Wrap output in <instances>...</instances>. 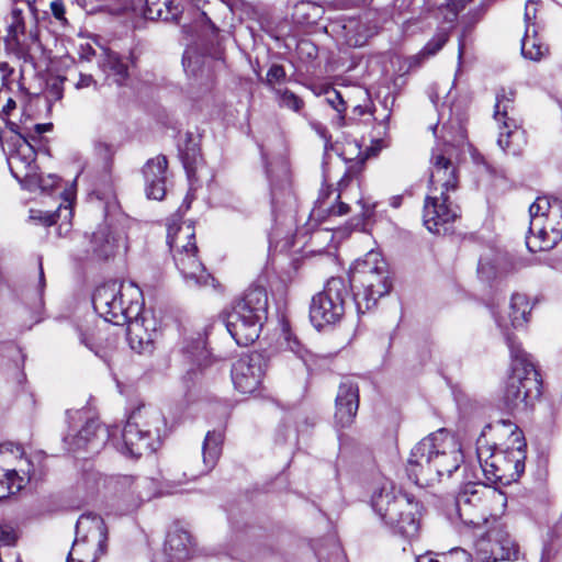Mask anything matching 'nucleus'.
Masks as SVG:
<instances>
[{"mask_svg":"<svg viewBox=\"0 0 562 562\" xmlns=\"http://www.w3.org/2000/svg\"><path fill=\"white\" fill-rule=\"evenodd\" d=\"M94 311L113 325H127V340L137 352H150L158 336L157 321L144 311L143 293L133 282L109 281L92 296Z\"/></svg>","mask_w":562,"mask_h":562,"instance_id":"1","label":"nucleus"},{"mask_svg":"<svg viewBox=\"0 0 562 562\" xmlns=\"http://www.w3.org/2000/svg\"><path fill=\"white\" fill-rule=\"evenodd\" d=\"M463 461L460 448L446 429L423 438L414 446L406 464L408 479L427 486L442 476L450 477Z\"/></svg>","mask_w":562,"mask_h":562,"instance_id":"2","label":"nucleus"},{"mask_svg":"<svg viewBox=\"0 0 562 562\" xmlns=\"http://www.w3.org/2000/svg\"><path fill=\"white\" fill-rule=\"evenodd\" d=\"M371 506L381 520L405 538L417 536L420 505L413 496L396 490L391 480L383 479L374 488Z\"/></svg>","mask_w":562,"mask_h":562,"instance_id":"3","label":"nucleus"},{"mask_svg":"<svg viewBox=\"0 0 562 562\" xmlns=\"http://www.w3.org/2000/svg\"><path fill=\"white\" fill-rule=\"evenodd\" d=\"M348 286L352 290L358 313L370 311L392 290L389 265L379 252L369 251L364 258L355 261L349 272Z\"/></svg>","mask_w":562,"mask_h":562,"instance_id":"4","label":"nucleus"},{"mask_svg":"<svg viewBox=\"0 0 562 562\" xmlns=\"http://www.w3.org/2000/svg\"><path fill=\"white\" fill-rule=\"evenodd\" d=\"M505 339L513 361L503 402L508 411L525 412L541 395L540 374L516 338L506 331Z\"/></svg>","mask_w":562,"mask_h":562,"instance_id":"5","label":"nucleus"},{"mask_svg":"<svg viewBox=\"0 0 562 562\" xmlns=\"http://www.w3.org/2000/svg\"><path fill=\"white\" fill-rule=\"evenodd\" d=\"M165 428L162 414L154 407L142 405L130 415L116 449L135 458L153 453L160 445Z\"/></svg>","mask_w":562,"mask_h":562,"instance_id":"6","label":"nucleus"},{"mask_svg":"<svg viewBox=\"0 0 562 562\" xmlns=\"http://www.w3.org/2000/svg\"><path fill=\"white\" fill-rule=\"evenodd\" d=\"M167 244L173 254L177 268L189 286H216L215 279L198 257L195 233L191 223L169 225Z\"/></svg>","mask_w":562,"mask_h":562,"instance_id":"7","label":"nucleus"},{"mask_svg":"<svg viewBox=\"0 0 562 562\" xmlns=\"http://www.w3.org/2000/svg\"><path fill=\"white\" fill-rule=\"evenodd\" d=\"M37 21V9L10 10L5 16V46L25 63H34L43 52L38 38Z\"/></svg>","mask_w":562,"mask_h":562,"instance_id":"8","label":"nucleus"},{"mask_svg":"<svg viewBox=\"0 0 562 562\" xmlns=\"http://www.w3.org/2000/svg\"><path fill=\"white\" fill-rule=\"evenodd\" d=\"M486 425L476 440V456L486 480L492 482L505 479L515 480L525 470V450L521 447L507 451H494L484 441Z\"/></svg>","mask_w":562,"mask_h":562,"instance_id":"9","label":"nucleus"},{"mask_svg":"<svg viewBox=\"0 0 562 562\" xmlns=\"http://www.w3.org/2000/svg\"><path fill=\"white\" fill-rule=\"evenodd\" d=\"M108 530L99 515L83 514L76 524V538L67 562H95L106 550Z\"/></svg>","mask_w":562,"mask_h":562,"instance_id":"10","label":"nucleus"},{"mask_svg":"<svg viewBox=\"0 0 562 562\" xmlns=\"http://www.w3.org/2000/svg\"><path fill=\"white\" fill-rule=\"evenodd\" d=\"M349 297V286L340 277L330 278L323 291L312 297L310 319L316 329L339 323L345 315L346 301Z\"/></svg>","mask_w":562,"mask_h":562,"instance_id":"11","label":"nucleus"},{"mask_svg":"<svg viewBox=\"0 0 562 562\" xmlns=\"http://www.w3.org/2000/svg\"><path fill=\"white\" fill-rule=\"evenodd\" d=\"M497 496L496 490L475 482L465 483L456 496V509L468 527L479 528L487 521L488 501Z\"/></svg>","mask_w":562,"mask_h":562,"instance_id":"12","label":"nucleus"},{"mask_svg":"<svg viewBox=\"0 0 562 562\" xmlns=\"http://www.w3.org/2000/svg\"><path fill=\"white\" fill-rule=\"evenodd\" d=\"M516 91L501 88L496 92L494 119L499 124L498 146L507 154L517 156L522 150V132L514 117Z\"/></svg>","mask_w":562,"mask_h":562,"instance_id":"13","label":"nucleus"},{"mask_svg":"<svg viewBox=\"0 0 562 562\" xmlns=\"http://www.w3.org/2000/svg\"><path fill=\"white\" fill-rule=\"evenodd\" d=\"M366 159L367 156H359L357 160H350V165L338 181L337 188L328 184L321 188L315 206L311 213L313 220L324 222L330 216H342L349 213V205L340 199L349 181L361 172Z\"/></svg>","mask_w":562,"mask_h":562,"instance_id":"14","label":"nucleus"},{"mask_svg":"<svg viewBox=\"0 0 562 562\" xmlns=\"http://www.w3.org/2000/svg\"><path fill=\"white\" fill-rule=\"evenodd\" d=\"M460 217V207L451 199V192L430 191L426 196L423 221L426 228L438 235L450 233V224Z\"/></svg>","mask_w":562,"mask_h":562,"instance_id":"15","label":"nucleus"},{"mask_svg":"<svg viewBox=\"0 0 562 562\" xmlns=\"http://www.w3.org/2000/svg\"><path fill=\"white\" fill-rule=\"evenodd\" d=\"M529 232L540 224L550 232V237L536 245L537 248H553L562 239V200L557 198L539 196L529 206Z\"/></svg>","mask_w":562,"mask_h":562,"instance_id":"16","label":"nucleus"},{"mask_svg":"<svg viewBox=\"0 0 562 562\" xmlns=\"http://www.w3.org/2000/svg\"><path fill=\"white\" fill-rule=\"evenodd\" d=\"M475 554L481 562L516 560L518 558V546L506 527L497 524L477 539Z\"/></svg>","mask_w":562,"mask_h":562,"instance_id":"17","label":"nucleus"},{"mask_svg":"<svg viewBox=\"0 0 562 562\" xmlns=\"http://www.w3.org/2000/svg\"><path fill=\"white\" fill-rule=\"evenodd\" d=\"M109 428L102 426L98 419H88L86 425L76 434L64 438L69 451L98 452L112 436Z\"/></svg>","mask_w":562,"mask_h":562,"instance_id":"18","label":"nucleus"},{"mask_svg":"<svg viewBox=\"0 0 562 562\" xmlns=\"http://www.w3.org/2000/svg\"><path fill=\"white\" fill-rule=\"evenodd\" d=\"M260 153L265 165L266 175L270 181L271 203L273 206H277L281 203L280 198H283V202H286L292 198L290 167L286 159L283 157H279L273 161H268L267 155L263 153L261 146Z\"/></svg>","mask_w":562,"mask_h":562,"instance_id":"19","label":"nucleus"},{"mask_svg":"<svg viewBox=\"0 0 562 562\" xmlns=\"http://www.w3.org/2000/svg\"><path fill=\"white\" fill-rule=\"evenodd\" d=\"M447 150L436 148L431 154L430 191L456 192L458 189L457 167L447 156Z\"/></svg>","mask_w":562,"mask_h":562,"instance_id":"20","label":"nucleus"},{"mask_svg":"<svg viewBox=\"0 0 562 562\" xmlns=\"http://www.w3.org/2000/svg\"><path fill=\"white\" fill-rule=\"evenodd\" d=\"M268 293L262 283L254 284L248 290V341L259 338L268 319Z\"/></svg>","mask_w":562,"mask_h":562,"instance_id":"21","label":"nucleus"},{"mask_svg":"<svg viewBox=\"0 0 562 562\" xmlns=\"http://www.w3.org/2000/svg\"><path fill=\"white\" fill-rule=\"evenodd\" d=\"M15 148L8 157V164L12 175L16 179L31 178L35 175L36 151L25 135L18 133Z\"/></svg>","mask_w":562,"mask_h":562,"instance_id":"22","label":"nucleus"},{"mask_svg":"<svg viewBox=\"0 0 562 562\" xmlns=\"http://www.w3.org/2000/svg\"><path fill=\"white\" fill-rule=\"evenodd\" d=\"M335 420L340 427L350 426L359 407V387L357 383L346 380L338 387L336 396Z\"/></svg>","mask_w":562,"mask_h":562,"instance_id":"23","label":"nucleus"},{"mask_svg":"<svg viewBox=\"0 0 562 562\" xmlns=\"http://www.w3.org/2000/svg\"><path fill=\"white\" fill-rule=\"evenodd\" d=\"M168 161L164 155L147 160L143 168L145 192L148 199L162 200L166 194Z\"/></svg>","mask_w":562,"mask_h":562,"instance_id":"24","label":"nucleus"},{"mask_svg":"<svg viewBox=\"0 0 562 562\" xmlns=\"http://www.w3.org/2000/svg\"><path fill=\"white\" fill-rule=\"evenodd\" d=\"M221 58L220 55L216 57L206 56L199 46L190 45L183 53L182 66L189 77L201 81H211L213 79L211 61H213V59L218 61Z\"/></svg>","mask_w":562,"mask_h":562,"instance_id":"25","label":"nucleus"},{"mask_svg":"<svg viewBox=\"0 0 562 562\" xmlns=\"http://www.w3.org/2000/svg\"><path fill=\"white\" fill-rule=\"evenodd\" d=\"M194 543L191 535L183 529H175L168 532L164 554L167 562H186L193 554Z\"/></svg>","mask_w":562,"mask_h":562,"instance_id":"26","label":"nucleus"},{"mask_svg":"<svg viewBox=\"0 0 562 562\" xmlns=\"http://www.w3.org/2000/svg\"><path fill=\"white\" fill-rule=\"evenodd\" d=\"M121 236L116 235L108 225H101L90 239L91 250L80 258L93 257L109 259L114 256L120 246Z\"/></svg>","mask_w":562,"mask_h":562,"instance_id":"27","label":"nucleus"},{"mask_svg":"<svg viewBox=\"0 0 562 562\" xmlns=\"http://www.w3.org/2000/svg\"><path fill=\"white\" fill-rule=\"evenodd\" d=\"M143 5V15L148 20L178 22L182 14V5L175 0H137Z\"/></svg>","mask_w":562,"mask_h":562,"instance_id":"28","label":"nucleus"},{"mask_svg":"<svg viewBox=\"0 0 562 562\" xmlns=\"http://www.w3.org/2000/svg\"><path fill=\"white\" fill-rule=\"evenodd\" d=\"M246 300L241 296L231 311L226 313L225 326L238 346H244L246 338Z\"/></svg>","mask_w":562,"mask_h":562,"instance_id":"29","label":"nucleus"},{"mask_svg":"<svg viewBox=\"0 0 562 562\" xmlns=\"http://www.w3.org/2000/svg\"><path fill=\"white\" fill-rule=\"evenodd\" d=\"M223 442V429H214L206 432L202 446L203 463L205 468L203 472H209L215 467L222 454Z\"/></svg>","mask_w":562,"mask_h":562,"instance_id":"30","label":"nucleus"},{"mask_svg":"<svg viewBox=\"0 0 562 562\" xmlns=\"http://www.w3.org/2000/svg\"><path fill=\"white\" fill-rule=\"evenodd\" d=\"M471 0H426L425 4L437 19L452 23L459 12L463 10Z\"/></svg>","mask_w":562,"mask_h":562,"instance_id":"31","label":"nucleus"},{"mask_svg":"<svg viewBox=\"0 0 562 562\" xmlns=\"http://www.w3.org/2000/svg\"><path fill=\"white\" fill-rule=\"evenodd\" d=\"M102 71L117 85H123L128 77L127 64L114 52L106 50L99 61Z\"/></svg>","mask_w":562,"mask_h":562,"instance_id":"32","label":"nucleus"},{"mask_svg":"<svg viewBox=\"0 0 562 562\" xmlns=\"http://www.w3.org/2000/svg\"><path fill=\"white\" fill-rule=\"evenodd\" d=\"M268 366V359L260 352L248 355V393H254L261 384Z\"/></svg>","mask_w":562,"mask_h":562,"instance_id":"33","label":"nucleus"},{"mask_svg":"<svg viewBox=\"0 0 562 562\" xmlns=\"http://www.w3.org/2000/svg\"><path fill=\"white\" fill-rule=\"evenodd\" d=\"M324 8L317 2L302 0L294 5L293 16L300 23L316 24L324 15Z\"/></svg>","mask_w":562,"mask_h":562,"instance_id":"34","label":"nucleus"},{"mask_svg":"<svg viewBox=\"0 0 562 562\" xmlns=\"http://www.w3.org/2000/svg\"><path fill=\"white\" fill-rule=\"evenodd\" d=\"M440 138L443 140V150H447L449 154L450 148L462 146L465 143V130L459 122L450 121L442 125L440 130Z\"/></svg>","mask_w":562,"mask_h":562,"instance_id":"35","label":"nucleus"},{"mask_svg":"<svg viewBox=\"0 0 562 562\" xmlns=\"http://www.w3.org/2000/svg\"><path fill=\"white\" fill-rule=\"evenodd\" d=\"M179 150L183 166L188 175L191 176L202 159L199 145L191 134H187L184 143L179 145Z\"/></svg>","mask_w":562,"mask_h":562,"instance_id":"36","label":"nucleus"},{"mask_svg":"<svg viewBox=\"0 0 562 562\" xmlns=\"http://www.w3.org/2000/svg\"><path fill=\"white\" fill-rule=\"evenodd\" d=\"M509 322L514 328L522 326L527 323V315L530 312L529 303L524 294H513L509 305Z\"/></svg>","mask_w":562,"mask_h":562,"instance_id":"37","label":"nucleus"},{"mask_svg":"<svg viewBox=\"0 0 562 562\" xmlns=\"http://www.w3.org/2000/svg\"><path fill=\"white\" fill-rule=\"evenodd\" d=\"M544 50L546 48L539 42L537 35H533L528 26L521 40V55L530 60H539L543 56Z\"/></svg>","mask_w":562,"mask_h":562,"instance_id":"38","label":"nucleus"},{"mask_svg":"<svg viewBox=\"0 0 562 562\" xmlns=\"http://www.w3.org/2000/svg\"><path fill=\"white\" fill-rule=\"evenodd\" d=\"M116 153V148L112 143H108L102 139H97L93 143V154L101 160L102 169L104 172L110 173L113 166V158Z\"/></svg>","mask_w":562,"mask_h":562,"instance_id":"39","label":"nucleus"},{"mask_svg":"<svg viewBox=\"0 0 562 562\" xmlns=\"http://www.w3.org/2000/svg\"><path fill=\"white\" fill-rule=\"evenodd\" d=\"M326 101L330 104V106L337 112L336 117L333 120V123L337 126H344L346 124V117L344 115L347 106L346 102L342 99V95L337 90H333L328 93Z\"/></svg>","mask_w":562,"mask_h":562,"instance_id":"40","label":"nucleus"},{"mask_svg":"<svg viewBox=\"0 0 562 562\" xmlns=\"http://www.w3.org/2000/svg\"><path fill=\"white\" fill-rule=\"evenodd\" d=\"M232 383L238 393L241 395L246 392V361L243 359L233 363L231 371Z\"/></svg>","mask_w":562,"mask_h":562,"instance_id":"41","label":"nucleus"},{"mask_svg":"<svg viewBox=\"0 0 562 562\" xmlns=\"http://www.w3.org/2000/svg\"><path fill=\"white\" fill-rule=\"evenodd\" d=\"M548 238H551L550 232L547 231V227H543L540 224H538V226L535 227L533 233H530L528 231V235L526 236V246L531 252L550 250L551 248H537L536 247V245H539V243L546 241Z\"/></svg>","mask_w":562,"mask_h":562,"instance_id":"42","label":"nucleus"},{"mask_svg":"<svg viewBox=\"0 0 562 562\" xmlns=\"http://www.w3.org/2000/svg\"><path fill=\"white\" fill-rule=\"evenodd\" d=\"M279 104L282 108L300 112L304 106V101L289 89L278 90Z\"/></svg>","mask_w":562,"mask_h":562,"instance_id":"43","label":"nucleus"},{"mask_svg":"<svg viewBox=\"0 0 562 562\" xmlns=\"http://www.w3.org/2000/svg\"><path fill=\"white\" fill-rule=\"evenodd\" d=\"M449 34L446 31L438 32L428 43L424 46L420 52L422 57H430L436 55L448 42Z\"/></svg>","mask_w":562,"mask_h":562,"instance_id":"44","label":"nucleus"},{"mask_svg":"<svg viewBox=\"0 0 562 562\" xmlns=\"http://www.w3.org/2000/svg\"><path fill=\"white\" fill-rule=\"evenodd\" d=\"M283 338L286 342V348H289L293 353H295L299 358L303 359L305 349L297 339V337L291 331L288 324H283L282 327Z\"/></svg>","mask_w":562,"mask_h":562,"instance_id":"45","label":"nucleus"},{"mask_svg":"<svg viewBox=\"0 0 562 562\" xmlns=\"http://www.w3.org/2000/svg\"><path fill=\"white\" fill-rule=\"evenodd\" d=\"M537 7H538V3L532 0L527 1L526 7H525L526 29L529 26L530 31H532L533 35H537V33H538L537 23H536L537 10H538Z\"/></svg>","mask_w":562,"mask_h":562,"instance_id":"46","label":"nucleus"},{"mask_svg":"<svg viewBox=\"0 0 562 562\" xmlns=\"http://www.w3.org/2000/svg\"><path fill=\"white\" fill-rule=\"evenodd\" d=\"M72 217V209L70 203L68 202L66 205H60L57 211L53 214H49L46 218V225H53L58 220L69 221Z\"/></svg>","mask_w":562,"mask_h":562,"instance_id":"47","label":"nucleus"},{"mask_svg":"<svg viewBox=\"0 0 562 562\" xmlns=\"http://www.w3.org/2000/svg\"><path fill=\"white\" fill-rule=\"evenodd\" d=\"M286 72L282 65L273 64L267 72V83L272 86L274 83H282L285 81Z\"/></svg>","mask_w":562,"mask_h":562,"instance_id":"48","label":"nucleus"},{"mask_svg":"<svg viewBox=\"0 0 562 562\" xmlns=\"http://www.w3.org/2000/svg\"><path fill=\"white\" fill-rule=\"evenodd\" d=\"M310 126L325 142V151L333 147L331 135L324 124H322L318 121L312 120L310 121Z\"/></svg>","mask_w":562,"mask_h":562,"instance_id":"49","label":"nucleus"},{"mask_svg":"<svg viewBox=\"0 0 562 562\" xmlns=\"http://www.w3.org/2000/svg\"><path fill=\"white\" fill-rule=\"evenodd\" d=\"M316 554L319 559V562H331V560L333 562H344L345 560L341 548L336 543H334L333 548H330V557L327 558L323 549H318Z\"/></svg>","mask_w":562,"mask_h":562,"instance_id":"50","label":"nucleus"},{"mask_svg":"<svg viewBox=\"0 0 562 562\" xmlns=\"http://www.w3.org/2000/svg\"><path fill=\"white\" fill-rule=\"evenodd\" d=\"M18 535L13 527L3 524L0 525V542L5 546H12L15 543Z\"/></svg>","mask_w":562,"mask_h":562,"instance_id":"51","label":"nucleus"},{"mask_svg":"<svg viewBox=\"0 0 562 562\" xmlns=\"http://www.w3.org/2000/svg\"><path fill=\"white\" fill-rule=\"evenodd\" d=\"M80 340L87 348L93 351L95 356L100 357L104 362H106L110 366V362L112 360V347L106 349H100L91 345L87 337L85 336H81Z\"/></svg>","mask_w":562,"mask_h":562,"instance_id":"52","label":"nucleus"},{"mask_svg":"<svg viewBox=\"0 0 562 562\" xmlns=\"http://www.w3.org/2000/svg\"><path fill=\"white\" fill-rule=\"evenodd\" d=\"M36 0H9L10 10L21 9V10H31L36 8Z\"/></svg>","mask_w":562,"mask_h":562,"instance_id":"53","label":"nucleus"},{"mask_svg":"<svg viewBox=\"0 0 562 562\" xmlns=\"http://www.w3.org/2000/svg\"><path fill=\"white\" fill-rule=\"evenodd\" d=\"M50 10L55 19L60 22H66L65 7L63 0H54L50 2Z\"/></svg>","mask_w":562,"mask_h":562,"instance_id":"54","label":"nucleus"},{"mask_svg":"<svg viewBox=\"0 0 562 562\" xmlns=\"http://www.w3.org/2000/svg\"><path fill=\"white\" fill-rule=\"evenodd\" d=\"M358 203L361 205L362 211H361V218L357 220V223L355 224V226L363 225L364 221L370 218L373 215V206L374 205L366 204L362 202V200H359Z\"/></svg>","mask_w":562,"mask_h":562,"instance_id":"55","label":"nucleus"},{"mask_svg":"<svg viewBox=\"0 0 562 562\" xmlns=\"http://www.w3.org/2000/svg\"><path fill=\"white\" fill-rule=\"evenodd\" d=\"M477 272L484 280H490L494 274L493 267L488 262L483 261L479 262Z\"/></svg>","mask_w":562,"mask_h":562,"instance_id":"56","label":"nucleus"},{"mask_svg":"<svg viewBox=\"0 0 562 562\" xmlns=\"http://www.w3.org/2000/svg\"><path fill=\"white\" fill-rule=\"evenodd\" d=\"M228 520H229L232 529L236 533V537L237 538H239V537L241 538L243 537V531H244L243 530L244 526H243V524L239 525V521H237L235 519V514H234L233 509L228 510Z\"/></svg>","mask_w":562,"mask_h":562,"instance_id":"57","label":"nucleus"},{"mask_svg":"<svg viewBox=\"0 0 562 562\" xmlns=\"http://www.w3.org/2000/svg\"><path fill=\"white\" fill-rule=\"evenodd\" d=\"M97 82L94 81L93 77L91 75H83V74H80L79 76V80L76 82V88L77 89H82V88H88L92 85H95Z\"/></svg>","mask_w":562,"mask_h":562,"instance_id":"58","label":"nucleus"},{"mask_svg":"<svg viewBox=\"0 0 562 562\" xmlns=\"http://www.w3.org/2000/svg\"><path fill=\"white\" fill-rule=\"evenodd\" d=\"M53 127V124L52 123H45V124H35L34 125V132L36 133V135H42L48 131H50Z\"/></svg>","mask_w":562,"mask_h":562,"instance_id":"59","label":"nucleus"},{"mask_svg":"<svg viewBox=\"0 0 562 562\" xmlns=\"http://www.w3.org/2000/svg\"><path fill=\"white\" fill-rule=\"evenodd\" d=\"M38 286H40V292H42L45 288V276H44V269H43V265H42L41 260L38 262Z\"/></svg>","mask_w":562,"mask_h":562,"instance_id":"60","label":"nucleus"},{"mask_svg":"<svg viewBox=\"0 0 562 562\" xmlns=\"http://www.w3.org/2000/svg\"><path fill=\"white\" fill-rule=\"evenodd\" d=\"M464 35H462L460 38H459V43H458V61H459V68L461 67V61H462V57H463V53H464Z\"/></svg>","mask_w":562,"mask_h":562,"instance_id":"61","label":"nucleus"},{"mask_svg":"<svg viewBox=\"0 0 562 562\" xmlns=\"http://www.w3.org/2000/svg\"><path fill=\"white\" fill-rule=\"evenodd\" d=\"M416 562H439L435 557L430 553L422 554L416 558Z\"/></svg>","mask_w":562,"mask_h":562,"instance_id":"62","label":"nucleus"},{"mask_svg":"<svg viewBox=\"0 0 562 562\" xmlns=\"http://www.w3.org/2000/svg\"><path fill=\"white\" fill-rule=\"evenodd\" d=\"M87 412L86 411H75V412H71V411H68L67 412V417L68 419H81L83 417V415H86Z\"/></svg>","mask_w":562,"mask_h":562,"instance_id":"63","label":"nucleus"},{"mask_svg":"<svg viewBox=\"0 0 562 562\" xmlns=\"http://www.w3.org/2000/svg\"><path fill=\"white\" fill-rule=\"evenodd\" d=\"M15 108V101L12 98H8L5 105L3 106L2 111L5 115L10 113L11 110Z\"/></svg>","mask_w":562,"mask_h":562,"instance_id":"64","label":"nucleus"}]
</instances>
